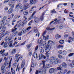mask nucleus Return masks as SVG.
I'll return each instance as SVG.
<instances>
[{
	"mask_svg": "<svg viewBox=\"0 0 74 74\" xmlns=\"http://www.w3.org/2000/svg\"><path fill=\"white\" fill-rule=\"evenodd\" d=\"M40 71H39L37 70L36 72V74H38L39 73H40L42 71V74H45L46 73V69H44V67H41L40 68Z\"/></svg>",
	"mask_w": 74,
	"mask_h": 74,
	"instance_id": "obj_1",
	"label": "nucleus"
},
{
	"mask_svg": "<svg viewBox=\"0 0 74 74\" xmlns=\"http://www.w3.org/2000/svg\"><path fill=\"white\" fill-rule=\"evenodd\" d=\"M60 62H61L60 60L58 58H56L55 60H54V61H51L50 62V63H51V64L54 65L55 64H58V63H60Z\"/></svg>",
	"mask_w": 74,
	"mask_h": 74,
	"instance_id": "obj_2",
	"label": "nucleus"
},
{
	"mask_svg": "<svg viewBox=\"0 0 74 74\" xmlns=\"http://www.w3.org/2000/svg\"><path fill=\"white\" fill-rule=\"evenodd\" d=\"M50 45H47L45 47V51L46 52V54H47V53L49 52V51L51 50V48L52 46V44H50Z\"/></svg>",
	"mask_w": 74,
	"mask_h": 74,
	"instance_id": "obj_3",
	"label": "nucleus"
},
{
	"mask_svg": "<svg viewBox=\"0 0 74 74\" xmlns=\"http://www.w3.org/2000/svg\"><path fill=\"white\" fill-rule=\"evenodd\" d=\"M16 26H17V25L16 24V25L12 29V32L13 33L12 36H16V34L18 33V32L16 31V30H17V28L16 27Z\"/></svg>",
	"mask_w": 74,
	"mask_h": 74,
	"instance_id": "obj_4",
	"label": "nucleus"
},
{
	"mask_svg": "<svg viewBox=\"0 0 74 74\" xmlns=\"http://www.w3.org/2000/svg\"><path fill=\"white\" fill-rule=\"evenodd\" d=\"M56 71H57V69L56 68H52L50 69L49 70V73L50 74H52V73H55V72H56Z\"/></svg>",
	"mask_w": 74,
	"mask_h": 74,
	"instance_id": "obj_5",
	"label": "nucleus"
},
{
	"mask_svg": "<svg viewBox=\"0 0 74 74\" xmlns=\"http://www.w3.org/2000/svg\"><path fill=\"white\" fill-rule=\"evenodd\" d=\"M21 55H19L18 54H17L15 55V59H16L17 62H18L19 58L21 57Z\"/></svg>",
	"mask_w": 74,
	"mask_h": 74,
	"instance_id": "obj_6",
	"label": "nucleus"
},
{
	"mask_svg": "<svg viewBox=\"0 0 74 74\" xmlns=\"http://www.w3.org/2000/svg\"><path fill=\"white\" fill-rule=\"evenodd\" d=\"M67 64L65 62H63L62 65H60V67L61 68L64 67V68H67Z\"/></svg>",
	"mask_w": 74,
	"mask_h": 74,
	"instance_id": "obj_7",
	"label": "nucleus"
},
{
	"mask_svg": "<svg viewBox=\"0 0 74 74\" xmlns=\"http://www.w3.org/2000/svg\"><path fill=\"white\" fill-rule=\"evenodd\" d=\"M11 39V37L8 36L5 38V41H10Z\"/></svg>",
	"mask_w": 74,
	"mask_h": 74,
	"instance_id": "obj_8",
	"label": "nucleus"
},
{
	"mask_svg": "<svg viewBox=\"0 0 74 74\" xmlns=\"http://www.w3.org/2000/svg\"><path fill=\"white\" fill-rule=\"evenodd\" d=\"M30 3L31 4H36L37 3V0H30Z\"/></svg>",
	"mask_w": 74,
	"mask_h": 74,
	"instance_id": "obj_9",
	"label": "nucleus"
},
{
	"mask_svg": "<svg viewBox=\"0 0 74 74\" xmlns=\"http://www.w3.org/2000/svg\"><path fill=\"white\" fill-rule=\"evenodd\" d=\"M72 64L71 63L69 65V66L71 67V68H74V60L72 61Z\"/></svg>",
	"mask_w": 74,
	"mask_h": 74,
	"instance_id": "obj_10",
	"label": "nucleus"
},
{
	"mask_svg": "<svg viewBox=\"0 0 74 74\" xmlns=\"http://www.w3.org/2000/svg\"><path fill=\"white\" fill-rule=\"evenodd\" d=\"M11 71L12 72V74H15V69H13V68H11ZM7 74H11V72H8V73Z\"/></svg>",
	"mask_w": 74,
	"mask_h": 74,
	"instance_id": "obj_11",
	"label": "nucleus"
},
{
	"mask_svg": "<svg viewBox=\"0 0 74 74\" xmlns=\"http://www.w3.org/2000/svg\"><path fill=\"white\" fill-rule=\"evenodd\" d=\"M22 32L23 33V34H25V33H27L28 32L27 31V30H26V29L25 28H24L22 31Z\"/></svg>",
	"mask_w": 74,
	"mask_h": 74,
	"instance_id": "obj_12",
	"label": "nucleus"
},
{
	"mask_svg": "<svg viewBox=\"0 0 74 74\" xmlns=\"http://www.w3.org/2000/svg\"><path fill=\"white\" fill-rule=\"evenodd\" d=\"M39 19L38 17H36L34 20V22L35 23H38L39 22Z\"/></svg>",
	"mask_w": 74,
	"mask_h": 74,
	"instance_id": "obj_13",
	"label": "nucleus"
},
{
	"mask_svg": "<svg viewBox=\"0 0 74 74\" xmlns=\"http://www.w3.org/2000/svg\"><path fill=\"white\" fill-rule=\"evenodd\" d=\"M24 10H26L27 8H29V7H30V6L28 4V3H27L26 4V5H24Z\"/></svg>",
	"mask_w": 74,
	"mask_h": 74,
	"instance_id": "obj_14",
	"label": "nucleus"
},
{
	"mask_svg": "<svg viewBox=\"0 0 74 74\" xmlns=\"http://www.w3.org/2000/svg\"><path fill=\"white\" fill-rule=\"evenodd\" d=\"M49 35H48L47 36H43V37L44 40H46L47 41L48 38H49Z\"/></svg>",
	"mask_w": 74,
	"mask_h": 74,
	"instance_id": "obj_15",
	"label": "nucleus"
},
{
	"mask_svg": "<svg viewBox=\"0 0 74 74\" xmlns=\"http://www.w3.org/2000/svg\"><path fill=\"white\" fill-rule=\"evenodd\" d=\"M55 37L56 39L57 40H58L59 38H60L61 36L60 35H59V34H56Z\"/></svg>",
	"mask_w": 74,
	"mask_h": 74,
	"instance_id": "obj_16",
	"label": "nucleus"
},
{
	"mask_svg": "<svg viewBox=\"0 0 74 74\" xmlns=\"http://www.w3.org/2000/svg\"><path fill=\"white\" fill-rule=\"evenodd\" d=\"M11 53L12 55H14V54H15V53H16V49H12L11 52Z\"/></svg>",
	"mask_w": 74,
	"mask_h": 74,
	"instance_id": "obj_17",
	"label": "nucleus"
},
{
	"mask_svg": "<svg viewBox=\"0 0 74 74\" xmlns=\"http://www.w3.org/2000/svg\"><path fill=\"white\" fill-rule=\"evenodd\" d=\"M2 27V30L1 31V33H4V32H5V30L6 29V27L4 26Z\"/></svg>",
	"mask_w": 74,
	"mask_h": 74,
	"instance_id": "obj_18",
	"label": "nucleus"
},
{
	"mask_svg": "<svg viewBox=\"0 0 74 74\" xmlns=\"http://www.w3.org/2000/svg\"><path fill=\"white\" fill-rule=\"evenodd\" d=\"M25 62L24 60H23L21 64V68H23L24 67V66H25Z\"/></svg>",
	"mask_w": 74,
	"mask_h": 74,
	"instance_id": "obj_19",
	"label": "nucleus"
},
{
	"mask_svg": "<svg viewBox=\"0 0 74 74\" xmlns=\"http://www.w3.org/2000/svg\"><path fill=\"white\" fill-rule=\"evenodd\" d=\"M43 41V40H42V39H38V40L37 41V42L39 44H40L41 43H42V42Z\"/></svg>",
	"mask_w": 74,
	"mask_h": 74,
	"instance_id": "obj_20",
	"label": "nucleus"
},
{
	"mask_svg": "<svg viewBox=\"0 0 74 74\" xmlns=\"http://www.w3.org/2000/svg\"><path fill=\"white\" fill-rule=\"evenodd\" d=\"M44 13H42V15L40 17V19L41 21H43V19H44Z\"/></svg>",
	"mask_w": 74,
	"mask_h": 74,
	"instance_id": "obj_21",
	"label": "nucleus"
},
{
	"mask_svg": "<svg viewBox=\"0 0 74 74\" xmlns=\"http://www.w3.org/2000/svg\"><path fill=\"white\" fill-rule=\"evenodd\" d=\"M29 11L27 10H25L23 12V14L24 15H27Z\"/></svg>",
	"mask_w": 74,
	"mask_h": 74,
	"instance_id": "obj_22",
	"label": "nucleus"
},
{
	"mask_svg": "<svg viewBox=\"0 0 74 74\" xmlns=\"http://www.w3.org/2000/svg\"><path fill=\"white\" fill-rule=\"evenodd\" d=\"M21 5H22V4L20 3H18L16 6V8H20V7H21Z\"/></svg>",
	"mask_w": 74,
	"mask_h": 74,
	"instance_id": "obj_23",
	"label": "nucleus"
},
{
	"mask_svg": "<svg viewBox=\"0 0 74 74\" xmlns=\"http://www.w3.org/2000/svg\"><path fill=\"white\" fill-rule=\"evenodd\" d=\"M8 45H9L10 47H14V46L12 45V42L11 41H10L8 43Z\"/></svg>",
	"mask_w": 74,
	"mask_h": 74,
	"instance_id": "obj_24",
	"label": "nucleus"
},
{
	"mask_svg": "<svg viewBox=\"0 0 74 74\" xmlns=\"http://www.w3.org/2000/svg\"><path fill=\"white\" fill-rule=\"evenodd\" d=\"M34 7H32L31 9L29 10V12L30 13H32L34 11Z\"/></svg>",
	"mask_w": 74,
	"mask_h": 74,
	"instance_id": "obj_25",
	"label": "nucleus"
},
{
	"mask_svg": "<svg viewBox=\"0 0 74 74\" xmlns=\"http://www.w3.org/2000/svg\"><path fill=\"white\" fill-rule=\"evenodd\" d=\"M34 32L36 33H38V31L37 29V28L36 27H34Z\"/></svg>",
	"mask_w": 74,
	"mask_h": 74,
	"instance_id": "obj_26",
	"label": "nucleus"
},
{
	"mask_svg": "<svg viewBox=\"0 0 74 74\" xmlns=\"http://www.w3.org/2000/svg\"><path fill=\"white\" fill-rule=\"evenodd\" d=\"M56 58V57L55 56H52L50 58V60H54Z\"/></svg>",
	"mask_w": 74,
	"mask_h": 74,
	"instance_id": "obj_27",
	"label": "nucleus"
},
{
	"mask_svg": "<svg viewBox=\"0 0 74 74\" xmlns=\"http://www.w3.org/2000/svg\"><path fill=\"white\" fill-rule=\"evenodd\" d=\"M12 9L11 8H10L8 11V14H10L12 13Z\"/></svg>",
	"mask_w": 74,
	"mask_h": 74,
	"instance_id": "obj_28",
	"label": "nucleus"
},
{
	"mask_svg": "<svg viewBox=\"0 0 74 74\" xmlns=\"http://www.w3.org/2000/svg\"><path fill=\"white\" fill-rule=\"evenodd\" d=\"M3 47L4 48H7L8 47V45L6 42H5L4 44L3 45Z\"/></svg>",
	"mask_w": 74,
	"mask_h": 74,
	"instance_id": "obj_29",
	"label": "nucleus"
},
{
	"mask_svg": "<svg viewBox=\"0 0 74 74\" xmlns=\"http://www.w3.org/2000/svg\"><path fill=\"white\" fill-rule=\"evenodd\" d=\"M73 40V39L72 37H69V40L68 41V42L69 43L71 42H72V41Z\"/></svg>",
	"mask_w": 74,
	"mask_h": 74,
	"instance_id": "obj_30",
	"label": "nucleus"
},
{
	"mask_svg": "<svg viewBox=\"0 0 74 74\" xmlns=\"http://www.w3.org/2000/svg\"><path fill=\"white\" fill-rule=\"evenodd\" d=\"M18 24L19 25H21V26H23V25H24V23L23 22L21 23H20L21 22L20 21H18L17 22Z\"/></svg>",
	"mask_w": 74,
	"mask_h": 74,
	"instance_id": "obj_31",
	"label": "nucleus"
},
{
	"mask_svg": "<svg viewBox=\"0 0 74 74\" xmlns=\"http://www.w3.org/2000/svg\"><path fill=\"white\" fill-rule=\"evenodd\" d=\"M21 16L20 15H15L14 17V18L15 19H18L19 17H20Z\"/></svg>",
	"mask_w": 74,
	"mask_h": 74,
	"instance_id": "obj_32",
	"label": "nucleus"
},
{
	"mask_svg": "<svg viewBox=\"0 0 74 74\" xmlns=\"http://www.w3.org/2000/svg\"><path fill=\"white\" fill-rule=\"evenodd\" d=\"M55 29V28H51L47 27V30H54Z\"/></svg>",
	"mask_w": 74,
	"mask_h": 74,
	"instance_id": "obj_33",
	"label": "nucleus"
},
{
	"mask_svg": "<svg viewBox=\"0 0 74 74\" xmlns=\"http://www.w3.org/2000/svg\"><path fill=\"white\" fill-rule=\"evenodd\" d=\"M33 55L34 58H37V53H33Z\"/></svg>",
	"mask_w": 74,
	"mask_h": 74,
	"instance_id": "obj_34",
	"label": "nucleus"
},
{
	"mask_svg": "<svg viewBox=\"0 0 74 74\" xmlns=\"http://www.w3.org/2000/svg\"><path fill=\"white\" fill-rule=\"evenodd\" d=\"M32 29V27H29L27 28H26V30H27V32H28L30 30Z\"/></svg>",
	"mask_w": 74,
	"mask_h": 74,
	"instance_id": "obj_35",
	"label": "nucleus"
},
{
	"mask_svg": "<svg viewBox=\"0 0 74 74\" xmlns=\"http://www.w3.org/2000/svg\"><path fill=\"white\" fill-rule=\"evenodd\" d=\"M2 22L3 23L1 24V26L3 27H4V26H5V24H4V22L2 20Z\"/></svg>",
	"mask_w": 74,
	"mask_h": 74,
	"instance_id": "obj_36",
	"label": "nucleus"
},
{
	"mask_svg": "<svg viewBox=\"0 0 74 74\" xmlns=\"http://www.w3.org/2000/svg\"><path fill=\"white\" fill-rule=\"evenodd\" d=\"M8 55V53H3L2 55V56L3 57L4 56H6Z\"/></svg>",
	"mask_w": 74,
	"mask_h": 74,
	"instance_id": "obj_37",
	"label": "nucleus"
},
{
	"mask_svg": "<svg viewBox=\"0 0 74 74\" xmlns=\"http://www.w3.org/2000/svg\"><path fill=\"white\" fill-rule=\"evenodd\" d=\"M5 49H2L0 51V52L1 53V55H2V54H3L4 53V52L5 51Z\"/></svg>",
	"mask_w": 74,
	"mask_h": 74,
	"instance_id": "obj_38",
	"label": "nucleus"
},
{
	"mask_svg": "<svg viewBox=\"0 0 74 74\" xmlns=\"http://www.w3.org/2000/svg\"><path fill=\"white\" fill-rule=\"evenodd\" d=\"M43 58V56L42 55V54H40L39 56V59H41Z\"/></svg>",
	"mask_w": 74,
	"mask_h": 74,
	"instance_id": "obj_39",
	"label": "nucleus"
},
{
	"mask_svg": "<svg viewBox=\"0 0 74 74\" xmlns=\"http://www.w3.org/2000/svg\"><path fill=\"white\" fill-rule=\"evenodd\" d=\"M18 66H19V64H18L17 66V68H16V71H17V70H18V71H19L20 70V67H18Z\"/></svg>",
	"mask_w": 74,
	"mask_h": 74,
	"instance_id": "obj_40",
	"label": "nucleus"
},
{
	"mask_svg": "<svg viewBox=\"0 0 74 74\" xmlns=\"http://www.w3.org/2000/svg\"><path fill=\"white\" fill-rule=\"evenodd\" d=\"M45 51V50H44V49H42L40 50V52L41 53H43Z\"/></svg>",
	"mask_w": 74,
	"mask_h": 74,
	"instance_id": "obj_41",
	"label": "nucleus"
},
{
	"mask_svg": "<svg viewBox=\"0 0 74 74\" xmlns=\"http://www.w3.org/2000/svg\"><path fill=\"white\" fill-rule=\"evenodd\" d=\"M64 40H60L59 41L60 43L61 44H64Z\"/></svg>",
	"mask_w": 74,
	"mask_h": 74,
	"instance_id": "obj_42",
	"label": "nucleus"
},
{
	"mask_svg": "<svg viewBox=\"0 0 74 74\" xmlns=\"http://www.w3.org/2000/svg\"><path fill=\"white\" fill-rule=\"evenodd\" d=\"M42 63L43 64V70H44L45 69L44 68V66H45V61H42Z\"/></svg>",
	"mask_w": 74,
	"mask_h": 74,
	"instance_id": "obj_43",
	"label": "nucleus"
},
{
	"mask_svg": "<svg viewBox=\"0 0 74 74\" xmlns=\"http://www.w3.org/2000/svg\"><path fill=\"white\" fill-rule=\"evenodd\" d=\"M11 61H12V58H11L10 61L9 62V64L8 66L9 68H10L11 66Z\"/></svg>",
	"mask_w": 74,
	"mask_h": 74,
	"instance_id": "obj_44",
	"label": "nucleus"
},
{
	"mask_svg": "<svg viewBox=\"0 0 74 74\" xmlns=\"http://www.w3.org/2000/svg\"><path fill=\"white\" fill-rule=\"evenodd\" d=\"M6 62H5L4 64V65H3V66L1 67V69H2V70H3L5 67V66H6Z\"/></svg>",
	"mask_w": 74,
	"mask_h": 74,
	"instance_id": "obj_45",
	"label": "nucleus"
},
{
	"mask_svg": "<svg viewBox=\"0 0 74 74\" xmlns=\"http://www.w3.org/2000/svg\"><path fill=\"white\" fill-rule=\"evenodd\" d=\"M74 53H70L68 55L69 56V57H71V56H73V55H74Z\"/></svg>",
	"mask_w": 74,
	"mask_h": 74,
	"instance_id": "obj_46",
	"label": "nucleus"
},
{
	"mask_svg": "<svg viewBox=\"0 0 74 74\" xmlns=\"http://www.w3.org/2000/svg\"><path fill=\"white\" fill-rule=\"evenodd\" d=\"M5 33H3L2 34L0 35L1 38H2V37H3L5 36Z\"/></svg>",
	"mask_w": 74,
	"mask_h": 74,
	"instance_id": "obj_47",
	"label": "nucleus"
},
{
	"mask_svg": "<svg viewBox=\"0 0 74 74\" xmlns=\"http://www.w3.org/2000/svg\"><path fill=\"white\" fill-rule=\"evenodd\" d=\"M22 34H23V33H22V31L20 32L19 33H18V36H21Z\"/></svg>",
	"mask_w": 74,
	"mask_h": 74,
	"instance_id": "obj_48",
	"label": "nucleus"
},
{
	"mask_svg": "<svg viewBox=\"0 0 74 74\" xmlns=\"http://www.w3.org/2000/svg\"><path fill=\"white\" fill-rule=\"evenodd\" d=\"M58 57L60 59H62L63 58V57H62V56L60 54L58 55Z\"/></svg>",
	"mask_w": 74,
	"mask_h": 74,
	"instance_id": "obj_49",
	"label": "nucleus"
},
{
	"mask_svg": "<svg viewBox=\"0 0 74 74\" xmlns=\"http://www.w3.org/2000/svg\"><path fill=\"white\" fill-rule=\"evenodd\" d=\"M20 7V9H21V10H22V9H23V10H25V6H22V5H21V6Z\"/></svg>",
	"mask_w": 74,
	"mask_h": 74,
	"instance_id": "obj_50",
	"label": "nucleus"
},
{
	"mask_svg": "<svg viewBox=\"0 0 74 74\" xmlns=\"http://www.w3.org/2000/svg\"><path fill=\"white\" fill-rule=\"evenodd\" d=\"M62 53L65 56V55H66L67 53V52H66V51L64 50L62 52Z\"/></svg>",
	"mask_w": 74,
	"mask_h": 74,
	"instance_id": "obj_51",
	"label": "nucleus"
},
{
	"mask_svg": "<svg viewBox=\"0 0 74 74\" xmlns=\"http://www.w3.org/2000/svg\"><path fill=\"white\" fill-rule=\"evenodd\" d=\"M13 67H14V68H16V63H14L13 64Z\"/></svg>",
	"mask_w": 74,
	"mask_h": 74,
	"instance_id": "obj_52",
	"label": "nucleus"
},
{
	"mask_svg": "<svg viewBox=\"0 0 74 74\" xmlns=\"http://www.w3.org/2000/svg\"><path fill=\"white\" fill-rule=\"evenodd\" d=\"M16 0H16H11V3L13 4H14L15 3Z\"/></svg>",
	"mask_w": 74,
	"mask_h": 74,
	"instance_id": "obj_53",
	"label": "nucleus"
},
{
	"mask_svg": "<svg viewBox=\"0 0 74 74\" xmlns=\"http://www.w3.org/2000/svg\"><path fill=\"white\" fill-rule=\"evenodd\" d=\"M4 33L5 35H9L10 34V32L8 31H6V32Z\"/></svg>",
	"mask_w": 74,
	"mask_h": 74,
	"instance_id": "obj_54",
	"label": "nucleus"
},
{
	"mask_svg": "<svg viewBox=\"0 0 74 74\" xmlns=\"http://www.w3.org/2000/svg\"><path fill=\"white\" fill-rule=\"evenodd\" d=\"M27 47L28 49H29L30 47H31V45L30 44L26 46Z\"/></svg>",
	"mask_w": 74,
	"mask_h": 74,
	"instance_id": "obj_55",
	"label": "nucleus"
},
{
	"mask_svg": "<svg viewBox=\"0 0 74 74\" xmlns=\"http://www.w3.org/2000/svg\"><path fill=\"white\" fill-rule=\"evenodd\" d=\"M46 33H47V32H46V31H45L42 34V36H43V37H44V36H44V35H45V34Z\"/></svg>",
	"mask_w": 74,
	"mask_h": 74,
	"instance_id": "obj_56",
	"label": "nucleus"
},
{
	"mask_svg": "<svg viewBox=\"0 0 74 74\" xmlns=\"http://www.w3.org/2000/svg\"><path fill=\"white\" fill-rule=\"evenodd\" d=\"M51 13L53 14H54L55 13H56V12L55 11V10H51Z\"/></svg>",
	"mask_w": 74,
	"mask_h": 74,
	"instance_id": "obj_57",
	"label": "nucleus"
},
{
	"mask_svg": "<svg viewBox=\"0 0 74 74\" xmlns=\"http://www.w3.org/2000/svg\"><path fill=\"white\" fill-rule=\"evenodd\" d=\"M57 69L58 70H62V69L60 68V67H57Z\"/></svg>",
	"mask_w": 74,
	"mask_h": 74,
	"instance_id": "obj_58",
	"label": "nucleus"
},
{
	"mask_svg": "<svg viewBox=\"0 0 74 74\" xmlns=\"http://www.w3.org/2000/svg\"><path fill=\"white\" fill-rule=\"evenodd\" d=\"M46 68H49L50 67V65L49 64H47L46 65Z\"/></svg>",
	"mask_w": 74,
	"mask_h": 74,
	"instance_id": "obj_59",
	"label": "nucleus"
},
{
	"mask_svg": "<svg viewBox=\"0 0 74 74\" xmlns=\"http://www.w3.org/2000/svg\"><path fill=\"white\" fill-rule=\"evenodd\" d=\"M60 27L61 29H63V25H61L60 26Z\"/></svg>",
	"mask_w": 74,
	"mask_h": 74,
	"instance_id": "obj_60",
	"label": "nucleus"
},
{
	"mask_svg": "<svg viewBox=\"0 0 74 74\" xmlns=\"http://www.w3.org/2000/svg\"><path fill=\"white\" fill-rule=\"evenodd\" d=\"M38 49V46L37 45L36 47L35 48V51H37V49Z\"/></svg>",
	"mask_w": 74,
	"mask_h": 74,
	"instance_id": "obj_61",
	"label": "nucleus"
},
{
	"mask_svg": "<svg viewBox=\"0 0 74 74\" xmlns=\"http://www.w3.org/2000/svg\"><path fill=\"white\" fill-rule=\"evenodd\" d=\"M58 52L60 54H62L63 53V52L61 50L59 51Z\"/></svg>",
	"mask_w": 74,
	"mask_h": 74,
	"instance_id": "obj_62",
	"label": "nucleus"
},
{
	"mask_svg": "<svg viewBox=\"0 0 74 74\" xmlns=\"http://www.w3.org/2000/svg\"><path fill=\"white\" fill-rule=\"evenodd\" d=\"M51 40H49L48 41V45H51L50 44H51L50 43V42H51Z\"/></svg>",
	"mask_w": 74,
	"mask_h": 74,
	"instance_id": "obj_63",
	"label": "nucleus"
},
{
	"mask_svg": "<svg viewBox=\"0 0 74 74\" xmlns=\"http://www.w3.org/2000/svg\"><path fill=\"white\" fill-rule=\"evenodd\" d=\"M67 72V69H64V74H65V73H66Z\"/></svg>",
	"mask_w": 74,
	"mask_h": 74,
	"instance_id": "obj_64",
	"label": "nucleus"
}]
</instances>
